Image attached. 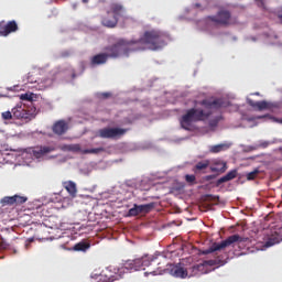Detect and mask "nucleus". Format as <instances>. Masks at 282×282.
Returning a JSON list of instances; mask_svg holds the SVG:
<instances>
[{
  "instance_id": "nucleus-1",
  "label": "nucleus",
  "mask_w": 282,
  "mask_h": 282,
  "mask_svg": "<svg viewBox=\"0 0 282 282\" xmlns=\"http://www.w3.org/2000/svg\"><path fill=\"white\" fill-rule=\"evenodd\" d=\"M166 45V34L160 31H145L139 40L129 42L121 40L117 44L106 47L108 58H118L121 54L129 52H142L144 50H162Z\"/></svg>"
},
{
  "instance_id": "nucleus-2",
  "label": "nucleus",
  "mask_w": 282,
  "mask_h": 282,
  "mask_svg": "<svg viewBox=\"0 0 282 282\" xmlns=\"http://www.w3.org/2000/svg\"><path fill=\"white\" fill-rule=\"evenodd\" d=\"M199 105L204 109L192 108L186 111L181 118V127L185 131H191L193 122H202L203 120H208L213 116V110L221 109L224 107V99H204L199 101Z\"/></svg>"
},
{
  "instance_id": "nucleus-3",
  "label": "nucleus",
  "mask_w": 282,
  "mask_h": 282,
  "mask_svg": "<svg viewBox=\"0 0 282 282\" xmlns=\"http://www.w3.org/2000/svg\"><path fill=\"white\" fill-rule=\"evenodd\" d=\"M160 265V261H158L156 256H144L142 258H138L134 260H128L123 267L119 269V273H115L113 275H106L108 282H113L122 279V272H138L139 270H145L150 265Z\"/></svg>"
},
{
  "instance_id": "nucleus-4",
  "label": "nucleus",
  "mask_w": 282,
  "mask_h": 282,
  "mask_svg": "<svg viewBox=\"0 0 282 282\" xmlns=\"http://www.w3.org/2000/svg\"><path fill=\"white\" fill-rule=\"evenodd\" d=\"M246 241H249L248 238H243L239 235H232L229 236L227 239L219 242H214L208 249L203 250V254H213V252H219V250H224L225 248H229V246H232L234 243H238V246H241L242 243H246Z\"/></svg>"
},
{
  "instance_id": "nucleus-5",
  "label": "nucleus",
  "mask_w": 282,
  "mask_h": 282,
  "mask_svg": "<svg viewBox=\"0 0 282 282\" xmlns=\"http://www.w3.org/2000/svg\"><path fill=\"white\" fill-rule=\"evenodd\" d=\"M12 113L14 120H21L23 124H28L36 117V110L26 109L25 105L21 102L12 108Z\"/></svg>"
},
{
  "instance_id": "nucleus-6",
  "label": "nucleus",
  "mask_w": 282,
  "mask_h": 282,
  "mask_svg": "<svg viewBox=\"0 0 282 282\" xmlns=\"http://www.w3.org/2000/svg\"><path fill=\"white\" fill-rule=\"evenodd\" d=\"M129 129L106 127L97 131V138L102 140H120Z\"/></svg>"
},
{
  "instance_id": "nucleus-7",
  "label": "nucleus",
  "mask_w": 282,
  "mask_h": 282,
  "mask_svg": "<svg viewBox=\"0 0 282 282\" xmlns=\"http://www.w3.org/2000/svg\"><path fill=\"white\" fill-rule=\"evenodd\" d=\"M207 21H212V23H215L216 25H223L226 28L232 23V14L230 11L221 9L216 15L207 17Z\"/></svg>"
},
{
  "instance_id": "nucleus-8",
  "label": "nucleus",
  "mask_w": 282,
  "mask_h": 282,
  "mask_svg": "<svg viewBox=\"0 0 282 282\" xmlns=\"http://www.w3.org/2000/svg\"><path fill=\"white\" fill-rule=\"evenodd\" d=\"M17 31H19V24H17V21H0V36H10V34Z\"/></svg>"
},
{
  "instance_id": "nucleus-9",
  "label": "nucleus",
  "mask_w": 282,
  "mask_h": 282,
  "mask_svg": "<svg viewBox=\"0 0 282 282\" xmlns=\"http://www.w3.org/2000/svg\"><path fill=\"white\" fill-rule=\"evenodd\" d=\"M28 202V197L14 195L3 197L1 200L2 206H21V204H25Z\"/></svg>"
},
{
  "instance_id": "nucleus-10",
  "label": "nucleus",
  "mask_w": 282,
  "mask_h": 282,
  "mask_svg": "<svg viewBox=\"0 0 282 282\" xmlns=\"http://www.w3.org/2000/svg\"><path fill=\"white\" fill-rule=\"evenodd\" d=\"M101 24L105 28H116L118 25V18L113 17L110 11H107L106 15L101 18Z\"/></svg>"
},
{
  "instance_id": "nucleus-11",
  "label": "nucleus",
  "mask_w": 282,
  "mask_h": 282,
  "mask_svg": "<svg viewBox=\"0 0 282 282\" xmlns=\"http://www.w3.org/2000/svg\"><path fill=\"white\" fill-rule=\"evenodd\" d=\"M54 149L44 145V147H35L32 149L33 158H36L37 160L43 158V155H47V153H52Z\"/></svg>"
},
{
  "instance_id": "nucleus-12",
  "label": "nucleus",
  "mask_w": 282,
  "mask_h": 282,
  "mask_svg": "<svg viewBox=\"0 0 282 282\" xmlns=\"http://www.w3.org/2000/svg\"><path fill=\"white\" fill-rule=\"evenodd\" d=\"M108 12L119 20L120 17H124V7L120 3H111Z\"/></svg>"
},
{
  "instance_id": "nucleus-13",
  "label": "nucleus",
  "mask_w": 282,
  "mask_h": 282,
  "mask_svg": "<svg viewBox=\"0 0 282 282\" xmlns=\"http://www.w3.org/2000/svg\"><path fill=\"white\" fill-rule=\"evenodd\" d=\"M247 102L253 109H258V111H263V109H270V102L262 100V101H254L252 99H247Z\"/></svg>"
},
{
  "instance_id": "nucleus-14",
  "label": "nucleus",
  "mask_w": 282,
  "mask_h": 282,
  "mask_svg": "<svg viewBox=\"0 0 282 282\" xmlns=\"http://www.w3.org/2000/svg\"><path fill=\"white\" fill-rule=\"evenodd\" d=\"M67 122L65 120H59L53 124V133H56V135H63V133L67 132Z\"/></svg>"
},
{
  "instance_id": "nucleus-15",
  "label": "nucleus",
  "mask_w": 282,
  "mask_h": 282,
  "mask_svg": "<svg viewBox=\"0 0 282 282\" xmlns=\"http://www.w3.org/2000/svg\"><path fill=\"white\" fill-rule=\"evenodd\" d=\"M63 186H64L65 191H67V193L69 194L72 199H74V197H76V195H78V187H76V184L73 181L63 182Z\"/></svg>"
},
{
  "instance_id": "nucleus-16",
  "label": "nucleus",
  "mask_w": 282,
  "mask_h": 282,
  "mask_svg": "<svg viewBox=\"0 0 282 282\" xmlns=\"http://www.w3.org/2000/svg\"><path fill=\"white\" fill-rule=\"evenodd\" d=\"M171 274L176 279H186V276H188V271H186L182 265H175L171 269Z\"/></svg>"
},
{
  "instance_id": "nucleus-17",
  "label": "nucleus",
  "mask_w": 282,
  "mask_h": 282,
  "mask_svg": "<svg viewBox=\"0 0 282 282\" xmlns=\"http://www.w3.org/2000/svg\"><path fill=\"white\" fill-rule=\"evenodd\" d=\"M235 177H237V170H231L225 176L216 181V186L219 187L221 184H226V182H231Z\"/></svg>"
},
{
  "instance_id": "nucleus-18",
  "label": "nucleus",
  "mask_w": 282,
  "mask_h": 282,
  "mask_svg": "<svg viewBox=\"0 0 282 282\" xmlns=\"http://www.w3.org/2000/svg\"><path fill=\"white\" fill-rule=\"evenodd\" d=\"M228 165L224 161H216L213 166H210L212 173H226Z\"/></svg>"
},
{
  "instance_id": "nucleus-19",
  "label": "nucleus",
  "mask_w": 282,
  "mask_h": 282,
  "mask_svg": "<svg viewBox=\"0 0 282 282\" xmlns=\"http://www.w3.org/2000/svg\"><path fill=\"white\" fill-rule=\"evenodd\" d=\"M108 58H109V55H107V53H100L93 56L90 63L91 65H105Z\"/></svg>"
},
{
  "instance_id": "nucleus-20",
  "label": "nucleus",
  "mask_w": 282,
  "mask_h": 282,
  "mask_svg": "<svg viewBox=\"0 0 282 282\" xmlns=\"http://www.w3.org/2000/svg\"><path fill=\"white\" fill-rule=\"evenodd\" d=\"M90 248H91V243L83 240L74 245L73 250L75 252H87V250H89Z\"/></svg>"
},
{
  "instance_id": "nucleus-21",
  "label": "nucleus",
  "mask_w": 282,
  "mask_h": 282,
  "mask_svg": "<svg viewBox=\"0 0 282 282\" xmlns=\"http://www.w3.org/2000/svg\"><path fill=\"white\" fill-rule=\"evenodd\" d=\"M139 208V213L140 215H142V213L147 214V213H151V210H153L155 208V203H149L145 205H138Z\"/></svg>"
},
{
  "instance_id": "nucleus-22",
  "label": "nucleus",
  "mask_w": 282,
  "mask_h": 282,
  "mask_svg": "<svg viewBox=\"0 0 282 282\" xmlns=\"http://www.w3.org/2000/svg\"><path fill=\"white\" fill-rule=\"evenodd\" d=\"M230 145L226 144V143H220V144H217V145H213L210 148V152L212 153H221V151H226V149H229Z\"/></svg>"
},
{
  "instance_id": "nucleus-23",
  "label": "nucleus",
  "mask_w": 282,
  "mask_h": 282,
  "mask_svg": "<svg viewBox=\"0 0 282 282\" xmlns=\"http://www.w3.org/2000/svg\"><path fill=\"white\" fill-rule=\"evenodd\" d=\"M210 166V161L205 160V161H200L198 162L195 166H194V171H206V169Z\"/></svg>"
},
{
  "instance_id": "nucleus-24",
  "label": "nucleus",
  "mask_w": 282,
  "mask_h": 282,
  "mask_svg": "<svg viewBox=\"0 0 282 282\" xmlns=\"http://www.w3.org/2000/svg\"><path fill=\"white\" fill-rule=\"evenodd\" d=\"M281 238H279V235L275 234V236H271L267 242H265V247L270 248L272 246H275V243H280Z\"/></svg>"
},
{
  "instance_id": "nucleus-25",
  "label": "nucleus",
  "mask_w": 282,
  "mask_h": 282,
  "mask_svg": "<svg viewBox=\"0 0 282 282\" xmlns=\"http://www.w3.org/2000/svg\"><path fill=\"white\" fill-rule=\"evenodd\" d=\"M102 152H105V148H94V149H86L82 151L83 155H87L89 153L98 155V153H102Z\"/></svg>"
},
{
  "instance_id": "nucleus-26",
  "label": "nucleus",
  "mask_w": 282,
  "mask_h": 282,
  "mask_svg": "<svg viewBox=\"0 0 282 282\" xmlns=\"http://www.w3.org/2000/svg\"><path fill=\"white\" fill-rule=\"evenodd\" d=\"M1 118L2 120H4L6 122L10 121V120H14V113L12 112V110H8L1 113Z\"/></svg>"
},
{
  "instance_id": "nucleus-27",
  "label": "nucleus",
  "mask_w": 282,
  "mask_h": 282,
  "mask_svg": "<svg viewBox=\"0 0 282 282\" xmlns=\"http://www.w3.org/2000/svg\"><path fill=\"white\" fill-rule=\"evenodd\" d=\"M140 215V209L138 207V204H134L132 208L128 212V217H138Z\"/></svg>"
},
{
  "instance_id": "nucleus-28",
  "label": "nucleus",
  "mask_w": 282,
  "mask_h": 282,
  "mask_svg": "<svg viewBox=\"0 0 282 282\" xmlns=\"http://www.w3.org/2000/svg\"><path fill=\"white\" fill-rule=\"evenodd\" d=\"M208 265H225L226 264V260L221 259L220 257H218L215 260H209L207 261Z\"/></svg>"
},
{
  "instance_id": "nucleus-29",
  "label": "nucleus",
  "mask_w": 282,
  "mask_h": 282,
  "mask_svg": "<svg viewBox=\"0 0 282 282\" xmlns=\"http://www.w3.org/2000/svg\"><path fill=\"white\" fill-rule=\"evenodd\" d=\"M67 149L73 153H83V149H80V144H70L67 147Z\"/></svg>"
},
{
  "instance_id": "nucleus-30",
  "label": "nucleus",
  "mask_w": 282,
  "mask_h": 282,
  "mask_svg": "<svg viewBox=\"0 0 282 282\" xmlns=\"http://www.w3.org/2000/svg\"><path fill=\"white\" fill-rule=\"evenodd\" d=\"M259 173H260L259 169H256L254 171L249 172V173L247 174V180H248L249 182L252 181V180H257V176L259 175Z\"/></svg>"
},
{
  "instance_id": "nucleus-31",
  "label": "nucleus",
  "mask_w": 282,
  "mask_h": 282,
  "mask_svg": "<svg viewBox=\"0 0 282 282\" xmlns=\"http://www.w3.org/2000/svg\"><path fill=\"white\" fill-rule=\"evenodd\" d=\"M35 76H36V74L29 73L28 78H26L28 83H31V84L39 83V79H36Z\"/></svg>"
},
{
  "instance_id": "nucleus-32",
  "label": "nucleus",
  "mask_w": 282,
  "mask_h": 282,
  "mask_svg": "<svg viewBox=\"0 0 282 282\" xmlns=\"http://www.w3.org/2000/svg\"><path fill=\"white\" fill-rule=\"evenodd\" d=\"M195 180H196V177L193 174L185 175V182H187V184H195Z\"/></svg>"
},
{
  "instance_id": "nucleus-33",
  "label": "nucleus",
  "mask_w": 282,
  "mask_h": 282,
  "mask_svg": "<svg viewBox=\"0 0 282 282\" xmlns=\"http://www.w3.org/2000/svg\"><path fill=\"white\" fill-rule=\"evenodd\" d=\"M204 263H200V264H196L193 267V272H200L202 274H204Z\"/></svg>"
},
{
  "instance_id": "nucleus-34",
  "label": "nucleus",
  "mask_w": 282,
  "mask_h": 282,
  "mask_svg": "<svg viewBox=\"0 0 282 282\" xmlns=\"http://www.w3.org/2000/svg\"><path fill=\"white\" fill-rule=\"evenodd\" d=\"M20 99L21 100H32V95H30V94H22L20 96Z\"/></svg>"
},
{
  "instance_id": "nucleus-35",
  "label": "nucleus",
  "mask_w": 282,
  "mask_h": 282,
  "mask_svg": "<svg viewBox=\"0 0 282 282\" xmlns=\"http://www.w3.org/2000/svg\"><path fill=\"white\" fill-rule=\"evenodd\" d=\"M258 8H263V10H265V3L263 2V0H256Z\"/></svg>"
},
{
  "instance_id": "nucleus-36",
  "label": "nucleus",
  "mask_w": 282,
  "mask_h": 282,
  "mask_svg": "<svg viewBox=\"0 0 282 282\" xmlns=\"http://www.w3.org/2000/svg\"><path fill=\"white\" fill-rule=\"evenodd\" d=\"M100 98H104V99L111 98V93H101Z\"/></svg>"
},
{
  "instance_id": "nucleus-37",
  "label": "nucleus",
  "mask_w": 282,
  "mask_h": 282,
  "mask_svg": "<svg viewBox=\"0 0 282 282\" xmlns=\"http://www.w3.org/2000/svg\"><path fill=\"white\" fill-rule=\"evenodd\" d=\"M210 180H215V175H208V176H206V181H207V182H210Z\"/></svg>"
},
{
  "instance_id": "nucleus-38",
  "label": "nucleus",
  "mask_w": 282,
  "mask_h": 282,
  "mask_svg": "<svg viewBox=\"0 0 282 282\" xmlns=\"http://www.w3.org/2000/svg\"><path fill=\"white\" fill-rule=\"evenodd\" d=\"M268 142H263V143H261V147L263 148V149H265L267 147H268Z\"/></svg>"
},
{
  "instance_id": "nucleus-39",
  "label": "nucleus",
  "mask_w": 282,
  "mask_h": 282,
  "mask_svg": "<svg viewBox=\"0 0 282 282\" xmlns=\"http://www.w3.org/2000/svg\"><path fill=\"white\" fill-rule=\"evenodd\" d=\"M78 7V3H74L73 4V9L76 10V8Z\"/></svg>"
},
{
  "instance_id": "nucleus-40",
  "label": "nucleus",
  "mask_w": 282,
  "mask_h": 282,
  "mask_svg": "<svg viewBox=\"0 0 282 282\" xmlns=\"http://www.w3.org/2000/svg\"><path fill=\"white\" fill-rule=\"evenodd\" d=\"M150 274H153L154 276L158 274V271H152Z\"/></svg>"
},
{
  "instance_id": "nucleus-41",
  "label": "nucleus",
  "mask_w": 282,
  "mask_h": 282,
  "mask_svg": "<svg viewBox=\"0 0 282 282\" xmlns=\"http://www.w3.org/2000/svg\"><path fill=\"white\" fill-rule=\"evenodd\" d=\"M0 248H6V243L1 242Z\"/></svg>"
},
{
  "instance_id": "nucleus-42",
  "label": "nucleus",
  "mask_w": 282,
  "mask_h": 282,
  "mask_svg": "<svg viewBox=\"0 0 282 282\" xmlns=\"http://www.w3.org/2000/svg\"><path fill=\"white\" fill-rule=\"evenodd\" d=\"M195 7H196V8H202V4L196 3Z\"/></svg>"
},
{
  "instance_id": "nucleus-43",
  "label": "nucleus",
  "mask_w": 282,
  "mask_h": 282,
  "mask_svg": "<svg viewBox=\"0 0 282 282\" xmlns=\"http://www.w3.org/2000/svg\"><path fill=\"white\" fill-rule=\"evenodd\" d=\"M83 3H89V0H82Z\"/></svg>"
},
{
  "instance_id": "nucleus-44",
  "label": "nucleus",
  "mask_w": 282,
  "mask_h": 282,
  "mask_svg": "<svg viewBox=\"0 0 282 282\" xmlns=\"http://www.w3.org/2000/svg\"><path fill=\"white\" fill-rule=\"evenodd\" d=\"M215 124H217V122H215V123L210 122V126H212V127L215 126Z\"/></svg>"
},
{
  "instance_id": "nucleus-45",
  "label": "nucleus",
  "mask_w": 282,
  "mask_h": 282,
  "mask_svg": "<svg viewBox=\"0 0 282 282\" xmlns=\"http://www.w3.org/2000/svg\"><path fill=\"white\" fill-rule=\"evenodd\" d=\"M254 96H259V93H254Z\"/></svg>"
},
{
  "instance_id": "nucleus-46",
  "label": "nucleus",
  "mask_w": 282,
  "mask_h": 282,
  "mask_svg": "<svg viewBox=\"0 0 282 282\" xmlns=\"http://www.w3.org/2000/svg\"><path fill=\"white\" fill-rule=\"evenodd\" d=\"M259 119L263 118V117H258Z\"/></svg>"
}]
</instances>
